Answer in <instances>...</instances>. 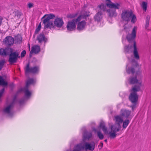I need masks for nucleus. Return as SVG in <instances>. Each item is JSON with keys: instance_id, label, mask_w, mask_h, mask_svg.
<instances>
[{"instance_id": "obj_1", "label": "nucleus", "mask_w": 151, "mask_h": 151, "mask_svg": "<svg viewBox=\"0 0 151 151\" xmlns=\"http://www.w3.org/2000/svg\"><path fill=\"white\" fill-rule=\"evenodd\" d=\"M13 51V49L11 48H7L5 49L1 48L0 49V55L6 56L10 54L9 61L12 64L16 62L19 55L18 52Z\"/></svg>"}, {"instance_id": "obj_2", "label": "nucleus", "mask_w": 151, "mask_h": 151, "mask_svg": "<svg viewBox=\"0 0 151 151\" xmlns=\"http://www.w3.org/2000/svg\"><path fill=\"white\" fill-rule=\"evenodd\" d=\"M114 120L115 122V124L111 126V131L110 132V137L114 138L116 137V132H119L120 129V124L123 121V119L122 116L118 115L114 117Z\"/></svg>"}, {"instance_id": "obj_3", "label": "nucleus", "mask_w": 151, "mask_h": 151, "mask_svg": "<svg viewBox=\"0 0 151 151\" xmlns=\"http://www.w3.org/2000/svg\"><path fill=\"white\" fill-rule=\"evenodd\" d=\"M90 12L82 11L81 14L75 19H73L68 22L66 27L68 30L73 31L76 27V23L83 19H86L90 15Z\"/></svg>"}, {"instance_id": "obj_4", "label": "nucleus", "mask_w": 151, "mask_h": 151, "mask_svg": "<svg viewBox=\"0 0 151 151\" xmlns=\"http://www.w3.org/2000/svg\"><path fill=\"white\" fill-rule=\"evenodd\" d=\"M140 90V86H134L131 90V92L129 96V99L133 104L131 107L133 110L136 107L137 102L138 100V95L136 93Z\"/></svg>"}, {"instance_id": "obj_5", "label": "nucleus", "mask_w": 151, "mask_h": 151, "mask_svg": "<svg viewBox=\"0 0 151 151\" xmlns=\"http://www.w3.org/2000/svg\"><path fill=\"white\" fill-rule=\"evenodd\" d=\"M121 17L123 21L125 22H128L131 19L132 22L134 23L136 20L135 16L131 11L127 10L122 11Z\"/></svg>"}, {"instance_id": "obj_6", "label": "nucleus", "mask_w": 151, "mask_h": 151, "mask_svg": "<svg viewBox=\"0 0 151 151\" xmlns=\"http://www.w3.org/2000/svg\"><path fill=\"white\" fill-rule=\"evenodd\" d=\"M55 17V15L50 14H49L45 15L42 18L43 23L44 24L45 29L49 28L50 29L54 28V24L52 21H50L51 19H53Z\"/></svg>"}, {"instance_id": "obj_7", "label": "nucleus", "mask_w": 151, "mask_h": 151, "mask_svg": "<svg viewBox=\"0 0 151 151\" xmlns=\"http://www.w3.org/2000/svg\"><path fill=\"white\" fill-rule=\"evenodd\" d=\"M124 51L128 53L133 52L134 58L137 60L139 59L138 50L135 41H134L133 46L130 45L125 46Z\"/></svg>"}, {"instance_id": "obj_8", "label": "nucleus", "mask_w": 151, "mask_h": 151, "mask_svg": "<svg viewBox=\"0 0 151 151\" xmlns=\"http://www.w3.org/2000/svg\"><path fill=\"white\" fill-rule=\"evenodd\" d=\"M35 82L33 79H29L27 81L25 87L22 89V91L25 93V96L27 97H29L31 94V92L28 90V87L30 84H33Z\"/></svg>"}, {"instance_id": "obj_9", "label": "nucleus", "mask_w": 151, "mask_h": 151, "mask_svg": "<svg viewBox=\"0 0 151 151\" xmlns=\"http://www.w3.org/2000/svg\"><path fill=\"white\" fill-rule=\"evenodd\" d=\"M106 5L109 8H114V9H119L121 7V3L120 2H112L111 0H106Z\"/></svg>"}, {"instance_id": "obj_10", "label": "nucleus", "mask_w": 151, "mask_h": 151, "mask_svg": "<svg viewBox=\"0 0 151 151\" xmlns=\"http://www.w3.org/2000/svg\"><path fill=\"white\" fill-rule=\"evenodd\" d=\"M29 65L28 63L27 64L25 68V72L31 73H36L38 72L39 70V68L38 66H35L29 68Z\"/></svg>"}, {"instance_id": "obj_11", "label": "nucleus", "mask_w": 151, "mask_h": 151, "mask_svg": "<svg viewBox=\"0 0 151 151\" xmlns=\"http://www.w3.org/2000/svg\"><path fill=\"white\" fill-rule=\"evenodd\" d=\"M137 29V27L134 26L132 29L131 33L127 35V38L129 42L133 40L135 38Z\"/></svg>"}, {"instance_id": "obj_12", "label": "nucleus", "mask_w": 151, "mask_h": 151, "mask_svg": "<svg viewBox=\"0 0 151 151\" xmlns=\"http://www.w3.org/2000/svg\"><path fill=\"white\" fill-rule=\"evenodd\" d=\"M54 27L55 26L58 28H61L63 25L64 22L63 19L61 17H56L54 21Z\"/></svg>"}, {"instance_id": "obj_13", "label": "nucleus", "mask_w": 151, "mask_h": 151, "mask_svg": "<svg viewBox=\"0 0 151 151\" xmlns=\"http://www.w3.org/2000/svg\"><path fill=\"white\" fill-rule=\"evenodd\" d=\"M84 149L87 151L89 150L91 151L93 150L95 148V143L93 142L91 143L86 142L83 144Z\"/></svg>"}, {"instance_id": "obj_14", "label": "nucleus", "mask_w": 151, "mask_h": 151, "mask_svg": "<svg viewBox=\"0 0 151 151\" xmlns=\"http://www.w3.org/2000/svg\"><path fill=\"white\" fill-rule=\"evenodd\" d=\"M14 103V102L13 101L3 109L4 112L10 116H12L13 114V113L11 111V109L13 106Z\"/></svg>"}, {"instance_id": "obj_15", "label": "nucleus", "mask_w": 151, "mask_h": 151, "mask_svg": "<svg viewBox=\"0 0 151 151\" xmlns=\"http://www.w3.org/2000/svg\"><path fill=\"white\" fill-rule=\"evenodd\" d=\"M3 42L9 46L12 45L14 42V39L11 36L6 37L4 40Z\"/></svg>"}, {"instance_id": "obj_16", "label": "nucleus", "mask_w": 151, "mask_h": 151, "mask_svg": "<svg viewBox=\"0 0 151 151\" xmlns=\"http://www.w3.org/2000/svg\"><path fill=\"white\" fill-rule=\"evenodd\" d=\"M129 82L131 84H134L136 83H138L139 85L136 86H140V87L142 86V81L141 80H138L137 79L136 76L130 77L129 80Z\"/></svg>"}, {"instance_id": "obj_17", "label": "nucleus", "mask_w": 151, "mask_h": 151, "mask_svg": "<svg viewBox=\"0 0 151 151\" xmlns=\"http://www.w3.org/2000/svg\"><path fill=\"white\" fill-rule=\"evenodd\" d=\"M40 51V47L37 45H35L33 46L32 48L30 54L29 56L31 57L32 56V54L33 53L37 54L39 53Z\"/></svg>"}, {"instance_id": "obj_18", "label": "nucleus", "mask_w": 151, "mask_h": 151, "mask_svg": "<svg viewBox=\"0 0 151 151\" xmlns=\"http://www.w3.org/2000/svg\"><path fill=\"white\" fill-rule=\"evenodd\" d=\"M107 12L109 16L111 17H116L117 15V13L115 9H110L107 10Z\"/></svg>"}, {"instance_id": "obj_19", "label": "nucleus", "mask_w": 151, "mask_h": 151, "mask_svg": "<svg viewBox=\"0 0 151 151\" xmlns=\"http://www.w3.org/2000/svg\"><path fill=\"white\" fill-rule=\"evenodd\" d=\"M103 17L102 13L101 11L98 12L95 15L94 19L95 21H100Z\"/></svg>"}, {"instance_id": "obj_20", "label": "nucleus", "mask_w": 151, "mask_h": 151, "mask_svg": "<svg viewBox=\"0 0 151 151\" xmlns=\"http://www.w3.org/2000/svg\"><path fill=\"white\" fill-rule=\"evenodd\" d=\"M92 136V134L91 132H85L83 134V142H84L87 139L88 140Z\"/></svg>"}, {"instance_id": "obj_21", "label": "nucleus", "mask_w": 151, "mask_h": 151, "mask_svg": "<svg viewBox=\"0 0 151 151\" xmlns=\"http://www.w3.org/2000/svg\"><path fill=\"white\" fill-rule=\"evenodd\" d=\"M121 113L122 116L126 117H128L131 114V111L126 109H122Z\"/></svg>"}, {"instance_id": "obj_22", "label": "nucleus", "mask_w": 151, "mask_h": 151, "mask_svg": "<svg viewBox=\"0 0 151 151\" xmlns=\"http://www.w3.org/2000/svg\"><path fill=\"white\" fill-rule=\"evenodd\" d=\"M86 24L85 21H83L79 22L78 24L77 29L78 30H81L84 29Z\"/></svg>"}, {"instance_id": "obj_23", "label": "nucleus", "mask_w": 151, "mask_h": 151, "mask_svg": "<svg viewBox=\"0 0 151 151\" xmlns=\"http://www.w3.org/2000/svg\"><path fill=\"white\" fill-rule=\"evenodd\" d=\"M37 40L40 43L42 41L46 42L47 41V39L45 37L43 34H40L37 37Z\"/></svg>"}, {"instance_id": "obj_24", "label": "nucleus", "mask_w": 151, "mask_h": 151, "mask_svg": "<svg viewBox=\"0 0 151 151\" xmlns=\"http://www.w3.org/2000/svg\"><path fill=\"white\" fill-rule=\"evenodd\" d=\"M99 127L102 129L105 134H109V133L110 132L108 133L107 128L105 127L104 123V122H101L100 123Z\"/></svg>"}, {"instance_id": "obj_25", "label": "nucleus", "mask_w": 151, "mask_h": 151, "mask_svg": "<svg viewBox=\"0 0 151 151\" xmlns=\"http://www.w3.org/2000/svg\"><path fill=\"white\" fill-rule=\"evenodd\" d=\"M83 149L84 145H82L81 143H80L75 146V149L73 151H81V150Z\"/></svg>"}, {"instance_id": "obj_26", "label": "nucleus", "mask_w": 151, "mask_h": 151, "mask_svg": "<svg viewBox=\"0 0 151 151\" xmlns=\"http://www.w3.org/2000/svg\"><path fill=\"white\" fill-rule=\"evenodd\" d=\"M94 131L95 132H97V136L100 139H103L104 137V135L100 131H97L96 129H94Z\"/></svg>"}, {"instance_id": "obj_27", "label": "nucleus", "mask_w": 151, "mask_h": 151, "mask_svg": "<svg viewBox=\"0 0 151 151\" xmlns=\"http://www.w3.org/2000/svg\"><path fill=\"white\" fill-rule=\"evenodd\" d=\"M141 6L144 11L146 12L147 9V3L146 2H143Z\"/></svg>"}, {"instance_id": "obj_28", "label": "nucleus", "mask_w": 151, "mask_h": 151, "mask_svg": "<svg viewBox=\"0 0 151 151\" xmlns=\"http://www.w3.org/2000/svg\"><path fill=\"white\" fill-rule=\"evenodd\" d=\"M7 84V82L4 81L2 77L0 76V85L3 86H6Z\"/></svg>"}, {"instance_id": "obj_29", "label": "nucleus", "mask_w": 151, "mask_h": 151, "mask_svg": "<svg viewBox=\"0 0 151 151\" xmlns=\"http://www.w3.org/2000/svg\"><path fill=\"white\" fill-rule=\"evenodd\" d=\"M129 123L128 119L126 120L123 122V127L124 128H126Z\"/></svg>"}, {"instance_id": "obj_30", "label": "nucleus", "mask_w": 151, "mask_h": 151, "mask_svg": "<svg viewBox=\"0 0 151 151\" xmlns=\"http://www.w3.org/2000/svg\"><path fill=\"white\" fill-rule=\"evenodd\" d=\"M127 72L128 73H133L134 72V69L133 68H127Z\"/></svg>"}, {"instance_id": "obj_31", "label": "nucleus", "mask_w": 151, "mask_h": 151, "mask_svg": "<svg viewBox=\"0 0 151 151\" xmlns=\"http://www.w3.org/2000/svg\"><path fill=\"white\" fill-rule=\"evenodd\" d=\"M99 7L101 11H105L106 9V6L103 4H101L98 6Z\"/></svg>"}, {"instance_id": "obj_32", "label": "nucleus", "mask_w": 151, "mask_h": 151, "mask_svg": "<svg viewBox=\"0 0 151 151\" xmlns=\"http://www.w3.org/2000/svg\"><path fill=\"white\" fill-rule=\"evenodd\" d=\"M4 63V61L2 60L0 61V70L2 68Z\"/></svg>"}, {"instance_id": "obj_33", "label": "nucleus", "mask_w": 151, "mask_h": 151, "mask_svg": "<svg viewBox=\"0 0 151 151\" xmlns=\"http://www.w3.org/2000/svg\"><path fill=\"white\" fill-rule=\"evenodd\" d=\"M41 25L40 24L38 25L37 28L36 29L35 31V33H37L40 30L41 28Z\"/></svg>"}, {"instance_id": "obj_34", "label": "nucleus", "mask_w": 151, "mask_h": 151, "mask_svg": "<svg viewBox=\"0 0 151 151\" xmlns=\"http://www.w3.org/2000/svg\"><path fill=\"white\" fill-rule=\"evenodd\" d=\"M20 16L21 14H20V13L18 12H17L16 13L15 16V18L16 19H19L20 18Z\"/></svg>"}, {"instance_id": "obj_35", "label": "nucleus", "mask_w": 151, "mask_h": 151, "mask_svg": "<svg viewBox=\"0 0 151 151\" xmlns=\"http://www.w3.org/2000/svg\"><path fill=\"white\" fill-rule=\"evenodd\" d=\"M149 22H146V24L145 26V29L148 31H150L151 30V29H149L148 28L149 26Z\"/></svg>"}, {"instance_id": "obj_36", "label": "nucleus", "mask_w": 151, "mask_h": 151, "mask_svg": "<svg viewBox=\"0 0 151 151\" xmlns=\"http://www.w3.org/2000/svg\"><path fill=\"white\" fill-rule=\"evenodd\" d=\"M26 52L25 50H24L23 51H22V52L21 54V57H24L25 56V55L26 54Z\"/></svg>"}, {"instance_id": "obj_37", "label": "nucleus", "mask_w": 151, "mask_h": 151, "mask_svg": "<svg viewBox=\"0 0 151 151\" xmlns=\"http://www.w3.org/2000/svg\"><path fill=\"white\" fill-rule=\"evenodd\" d=\"M150 16L149 15L147 16L146 18V22L149 23Z\"/></svg>"}, {"instance_id": "obj_38", "label": "nucleus", "mask_w": 151, "mask_h": 151, "mask_svg": "<svg viewBox=\"0 0 151 151\" xmlns=\"http://www.w3.org/2000/svg\"><path fill=\"white\" fill-rule=\"evenodd\" d=\"M4 89H2L0 91V98L1 97L2 95V94L4 93Z\"/></svg>"}, {"instance_id": "obj_39", "label": "nucleus", "mask_w": 151, "mask_h": 151, "mask_svg": "<svg viewBox=\"0 0 151 151\" xmlns=\"http://www.w3.org/2000/svg\"><path fill=\"white\" fill-rule=\"evenodd\" d=\"M33 4L31 3H29L28 4V6L29 8H31L33 7Z\"/></svg>"}, {"instance_id": "obj_40", "label": "nucleus", "mask_w": 151, "mask_h": 151, "mask_svg": "<svg viewBox=\"0 0 151 151\" xmlns=\"http://www.w3.org/2000/svg\"><path fill=\"white\" fill-rule=\"evenodd\" d=\"M3 19V17L1 16H0V25L1 24Z\"/></svg>"}, {"instance_id": "obj_41", "label": "nucleus", "mask_w": 151, "mask_h": 151, "mask_svg": "<svg viewBox=\"0 0 151 151\" xmlns=\"http://www.w3.org/2000/svg\"><path fill=\"white\" fill-rule=\"evenodd\" d=\"M76 15H70L68 16V17H70V18L74 17H75Z\"/></svg>"}, {"instance_id": "obj_42", "label": "nucleus", "mask_w": 151, "mask_h": 151, "mask_svg": "<svg viewBox=\"0 0 151 151\" xmlns=\"http://www.w3.org/2000/svg\"><path fill=\"white\" fill-rule=\"evenodd\" d=\"M100 145H101V149L103 146V143L102 142H101L100 143Z\"/></svg>"}, {"instance_id": "obj_43", "label": "nucleus", "mask_w": 151, "mask_h": 151, "mask_svg": "<svg viewBox=\"0 0 151 151\" xmlns=\"http://www.w3.org/2000/svg\"><path fill=\"white\" fill-rule=\"evenodd\" d=\"M29 49H30L29 44H28Z\"/></svg>"}, {"instance_id": "obj_44", "label": "nucleus", "mask_w": 151, "mask_h": 151, "mask_svg": "<svg viewBox=\"0 0 151 151\" xmlns=\"http://www.w3.org/2000/svg\"><path fill=\"white\" fill-rule=\"evenodd\" d=\"M105 141L106 142L107 141V140L106 139L105 140Z\"/></svg>"}]
</instances>
